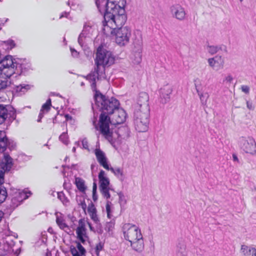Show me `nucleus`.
Listing matches in <instances>:
<instances>
[{
  "label": "nucleus",
  "mask_w": 256,
  "mask_h": 256,
  "mask_svg": "<svg viewBox=\"0 0 256 256\" xmlns=\"http://www.w3.org/2000/svg\"><path fill=\"white\" fill-rule=\"evenodd\" d=\"M96 104L102 110L100 116V131L110 142L112 141L113 130L110 128L111 123L108 114H112L118 108L120 102L114 97H94Z\"/></svg>",
  "instance_id": "1"
},
{
  "label": "nucleus",
  "mask_w": 256,
  "mask_h": 256,
  "mask_svg": "<svg viewBox=\"0 0 256 256\" xmlns=\"http://www.w3.org/2000/svg\"><path fill=\"white\" fill-rule=\"evenodd\" d=\"M95 67L86 78L92 82V90L94 92L93 96H105L96 89V78L99 79L100 74L104 72L106 67H108L114 64L115 57L112 52L104 48L102 44L100 45L96 49L94 59Z\"/></svg>",
  "instance_id": "2"
},
{
  "label": "nucleus",
  "mask_w": 256,
  "mask_h": 256,
  "mask_svg": "<svg viewBox=\"0 0 256 256\" xmlns=\"http://www.w3.org/2000/svg\"><path fill=\"white\" fill-rule=\"evenodd\" d=\"M120 6L118 4L115 8L108 12V14L107 16L105 14L102 16V32L105 35H109V30H107L108 28H124L123 26L128 18L125 10L126 0L122 2Z\"/></svg>",
  "instance_id": "3"
},
{
  "label": "nucleus",
  "mask_w": 256,
  "mask_h": 256,
  "mask_svg": "<svg viewBox=\"0 0 256 256\" xmlns=\"http://www.w3.org/2000/svg\"><path fill=\"white\" fill-rule=\"evenodd\" d=\"M148 97H138L134 104V120L136 130L138 132H144L148 128L150 108Z\"/></svg>",
  "instance_id": "4"
},
{
  "label": "nucleus",
  "mask_w": 256,
  "mask_h": 256,
  "mask_svg": "<svg viewBox=\"0 0 256 256\" xmlns=\"http://www.w3.org/2000/svg\"><path fill=\"white\" fill-rule=\"evenodd\" d=\"M14 164L12 158L6 156L3 162L0 163V204L4 202L8 197L6 188L2 186L4 183V174L10 172Z\"/></svg>",
  "instance_id": "5"
},
{
  "label": "nucleus",
  "mask_w": 256,
  "mask_h": 256,
  "mask_svg": "<svg viewBox=\"0 0 256 256\" xmlns=\"http://www.w3.org/2000/svg\"><path fill=\"white\" fill-rule=\"evenodd\" d=\"M109 36H116V42L120 46H124L128 42L131 36V30L128 26L124 28H108Z\"/></svg>",
  "instance_id": "6"
},
{
  "label": "nucleus",
  "mask_w": 256,
  "mask_h": 256,
  "mask_svg": "<svg viewBox=\"0 0 256 256\" xmlns=\"http://www.w3.org/2000/svg\"><path fill=\"white\" fill-rule=\"evenodd\" d=\"M16 58L11 55H7L0 58V74L4 75L6 78L14 76V62Z\"/></svg>",
  "instance_id": "7"
},
{
  "label": "nucleus",
  "mask_w": 256,
  "mask_h": 256,
  "mask_svg": "<svg viewBox=\"0 0 256 256\" xmlns=\"http://www.w3.org/2000/svg\"><path fill=\"white\" fill-rule=\"evenodd\" d=\"M14 73L13 76L16 78L20 76H26L33 70L32 64L26 58H16L14 62Z\"/></svg>",
  "instance_id": "8"
},
{
  "label": "nucleus",
  "mask_w": 256,
  "mask_h": 256,
  "mask_svg": "<svg viewBox=\"0 0 256 256\" xmlns=\"http://www.w3.org/2000/svg\"><path fill=\"white\" fill-rule=\"evenodd\" d=\"M240 148L247 154L256 156V142L252 137H241L239 139Z\"/></svg>",
  "instance_id": "9"
},
{
  "label": "nucleus",
  "mask_w": 256,
  "mask_h": 256,
  "mask_svg": "<svg viewBox=\"0 0 256 256\" xmlns=\"http://www.w3.org/2000/svg\"><path fill=\"white\" fill-rule=\"evenodd\" d=\"M95 4L98 12L102 16L104 14L107 16L108 12L111 10L113 8H115L120 1L117 0H94Z\"/></svg>",
  "instance_id": "10"
},
{
  "label": "nucleus",
  "mask_w": 256,
  "mask_h": 256,
  "mask_svg": "<svg viewBox=\"0 0 256 256\" xmlns=\"http://www.w3.org/2000/svg\"><path fill=\"white\" fill-rule=\"evenodd\" d=\"M123 230L124 238L130 242L138 239L140 234H141L138 227L130 224H125L123 226Z\"/></svg>",
  "instance_id": "11"
},
{
  "label": "nucleus",
  "mask_w": 256,
  "mask_h": 256,
  "mask_svg": "<svg viewBox=\"0 0 256 256\" xmlns=\"http://www.w3.org/2000/svg\"><path fill=\"white\" fill-rule=\"evenodd\" d=\"M92 26L90 24L85 23L84 25L82 30L78 36V43L84 50H85L87 46L86 44H84V39L90 36L92 32Z\"/></svg>",
  "instance_id": "12"
},
{
  "label": "nucleus",
  "mask_w": 256,
  "mask_h": 256,
  "mask_svg": "<svg viewBox=\"0 0 256 256\" xmlns=\"http://www.w3.org/2000/svg\"><path fill=\"white\" fill-rule=\"evenodd\" d=\"M112 114H114L112 117L114 124H121L126 121V114L124 109L118 108L114 111Z\"/></svg>",
  "instance_id": "13"
},
{
  "label": "nucleus",
  "mask_w": 256,
  "mask_h": 256,
  "mask_svg": "<svg viewBox=\"0 0 256 256\" xmlns=\"http://www.w3.org/2000/svg\"><path fill=\"white\" fill-rule=\"evenodd\" d=\"M170 9L174 18L180 20H184L186 12L184 8L181 6L180 4L173 5L170 7Z\"/></svg>",
  "instance_id": "14"
},
{
  "label": "nucleus",
  "mask_w": 256,
  "mask_h": 256,
  "mask_svg": "<svg viewBox=\"0 0 256 256\" xmlns=\"http://www.w3.org/2000/svg\"><path fill=\"white\" fill-rule=\"evenodd\" d=\"M94 154L100 164L105 169L109 170L110 167L108 164L107 158L104 153L100 148H96L94 150Z\"/></svg>",
  "instance_id": "15"
},
{
  "label": "nucleus",
  "mask_w": 256,
  "mask_h": 256,
  "mask_svg": "<svg viewBox=\"0 0 256 256\" xmlns=\"http://www.w3.org/2000/svg\"><path fill=\"white\" fill-rule=\"evenodd\" d=\"M130 243L133 250L137 252H141L144 249V242L142 234H140L138 239Z\"/></svg>",
  "instance_id": "16"
},
{
  "label": "nucleus",
  "mask_w": 256,
  "mask_h": 256,
  "mask_svg": "<svg viewBox=\"0 0 256 256\" xmlns=\"http://www.w3.org/2000/svg\"><path fill=\"white\" fill-rule=\"evenodd\" d=\"M8 144H10V142L8 140L6 132L0 130V153L5 152Z\"/></svg>",
  "instance_id": "17"
},
{
  "label": "nucleus",
  "mask_w": 256,
  "mask_h": 256,
  "mask_svg": "<svg viewBox=\"0 0 256 256\" xmlns=\"http://www.w3.org/2000/svg\"><path fill=\"white\" fill-rule=\"evenodd\" d=\"M31 194L32 193L30 192H26L16 190L14 196L12 197V200H17L21 202L24 200L27 199Z\"/></svg>",
  "instance_id": "18"
},
{
  "label": "nucleus",
  "mask_w": 256,
  "mask_h": 256,
  "mask_svg": "<svg viewBox=\"0 0 256 256\" xmlns=\"http://www.w3.org/2000/svg\"><path fill=\"white\" fill-rule=\"evenodd\" d=\"M105 172L103 170H101L98 174V178L100 182L99 188L108 187L110 185L109 179L104 176Z\"/></svg>",
  "instance_id": "19"
},
{
  "label": "nucleus",
  "mask_w": 256,
  "mask_h": 256,
  "mask_svg": "<svg viewBox=\"0 0 256 256\" xmlns=\"http://www.w3.org/2000/svg\"><path fill=\"white\" fill-rule=\"evenodd\" d=\"M33 86L30 84H20L14 87V91H15L16 92L19 94L20 95H24Z\"/></svg>",
  "instance_id": "20"
},
{
  "label": "nucleus",
  "mask_w": 256,
  "mask_h": 256,
  "mask_svg": "<svg viewBox=\"0 0 256 256\" xmlns=\"http://www.w3.org/2000/svg\"><path fill=\"white\" fill-rule=\"evenodd\" d=\"M240 251L244 256H256V248L248 247L246 245H242Z\"/></svg>",
  "instance_id": "21"
},
{
  "label": "nucleus",
  "mask_w": 256,
  "mask_h": 256,
  "mask_svg": "<svg viewBox=\"0 0 256 256\" xmlns=\"http://www.w3.org/2000/svg\"><path fill=\"white\" fill-rule=\"evenodd\" d=\"M134 62L136 64H140L142 59V46L140 45H138L137 50H134Z\"/></svg>",
  "instance_id": "22"
},
{
  "label": "nucleus",
  "mask_w": 256,
  "mask_h": 256,
  "mask_svg": "<svg viewBox=\"0 0 256 256\" xmlns=\"http://www.w3.org/2000/svg\"><path fill=\"white\" fill-rule=\"evenodd\" d=\"M176 256H187L186 246L184 242H180L177 245Z\"/></svg>",
  "instance_id": "23"
},
{
  "label": "nucleus",
  "mask_w": 256,
  "mask_h": 256,
  "mask_svg": "<svg viewBox=\"0 0 256 256\" xmlns=\"http://www.w3.org/2000/svg\"><path fill=\"white\" fill-rule=\"evenodd\" d=\"M75 184L76 188L80 192H84L86 191V187L85 186V182L82 178L78 177L76 178Z\"/></svg>",
  "instance_id": "24"
},
{
  "label": "nucleus",
  "mask_w": 256,
  "mask_h": 256,
  "mask_svg": "<svg viewBox=\"0 0 256 256\" xmlns=\"http://www.w3.org/2000/svg\"><path fill=\"white\" fill-rule=\"evenodd\" d=\"M8 110L2 104H0V124L4 123L8 118Z\"/></svg>",
  "instance_id": "25"
},
{
  "label": "nucleus",
  "mask_w": 256,
  "mask_h": 256,
  "mask_svg": "<svg viewBox=\"0 0 256 256\" xmlns=\"http://www.w3.org/2000/svg\"><path fill=\"white\" fill-rule=\"evenodd\" d=\"M172 88L170 85L166 84L160 88L159 92L162 96H169L172 92Z\"/></svg>",
  "instance_id": "26"
},
{
  "label": "nucleus",
  "mask_w": 256,
  "mask_h": 256,
  "mask_svg": "<svg viewBox=\"0 0 256 256\" xmlns=\"http://www.w3.org/2000/svg\"><path fill=\"white\" fill-rule=\"evenodd\" d=\"M109 170L112 172L121 181L124 180V176L122 170L120 168H110Z\"/></svg>",
  "instance_id": "27"
},
{
  "label": "nucleus",
  "mask_w": 256,
  "mask_h": 256,
  "mask_svg": "<svg viewBox=\"0 0 256 256\" xmlns=\"http://www.w3.org/2000/svg\"><path fill=\"white\" fill-rule=\"evenodd\" d=\"M52 107V102L50 98L47 100L46 102L44 104L40 110V112H42V114H44L45 113H47L50 109Z\"/></svg>",
  "instance_id": "28"
},
{
  "label": "nucleus",
  "mask_w": 256,
  "mask_h": 256,
  "mask_svg": "<svg viewBox=\"0 0 256 256\" xmlns=\"http://www.w3.org/2000/svg\"><path fill=\"white\" fill-rule=\"evenodd\" d=\"M214 58V62L216 64V66L217 68L216 70H218L220 68H223L224 64V60L222 59V56H216L214 58Z\"/></svg>",
  "instance_id": "29"
},
{
  "label": "nucleus",
  "mask_w": 256,
  "mask_h": 256,
  "mask_svg": "<svg viewBox=\"0 0 256 256\" xmlns=\"http://www.w3.org/2000/svg\"><path fill=\"white\" fill-rule=\"evenodd\" d=\"M76 233L77 234L78 238L81 242L84 244L86 242L84 236L87 237L86 234V230H80V228L76 229Z\"/></svg>",
  "instance_id": "30"
},
{
  "label": "nucleus",
  "mask_w": 256,
  "mask_h": 256,
  "mask_svg": "<svg viewBox=\"0 0 256 256\" xmlns=\"http://www.w3.org/2000/svg\"><path fill=\"white\" fill-rule=\"evenodd\" d=\"M56 222L62 230H64L65 228H68V226L65 223L64 219L62 217L56 216Z\"/></svg>",
  "instance_id": "31"
},
{
  "label": "nucleus",
  "mask_w": 256,
  "mask_h": 256,
  "mask_svg": "<svg viewBox=\"0 0 256 256\" xmlns=\"http://www.w3.org/2000/svg\"><path fill=\"white\" fill-rule=\"evenodd\" d=\"M4 75L0 74V90L6 88L8 86V81Z\"/></svg>",
  "instance_id": "32"
},
{
  "label": "nucleus",
  "mask_w": 256,
  "mask_h": 256,
  "mask_svg": "<svg viewBox=\"0 0 256 256\" xmlns=\"http://www.w3.org/2000/svg\"><path fill=\"white\" fill-rule=\"evenodd\" d=\"M110 190L109 187L100 188V192L102 196L107 200L110 198V194L109 192Z\"/></svg>",
  "instance_id": "33"
},
{
  "label": "nucleus",
  "mask_w": 256,
  "mask_h": 256,
  "mask_svg": "<svg viewBox=\"0 0 256 256\" xmlns=\"http://www.w3.org/2000/svg\"><path fill=\"white\" fill-rule=\"evenodd\" d=\"M208 52L211 54H216L219 50H222L221 46H208Z\"/></svg>",
  "instance_id": "34"
},
{
  "label": "nucleus",
  "mask_w": 256,
  "mask_h": 256,
  "mask_svg": "<svg viewBox=\"0 0 256 256\" xmlns=\"http://www.w3.org/2000/svg\"><path fill=\"white\" fill-rule=\"evenodd\" d=\"M68 136L66 132H63L62 134L59 136V140L64 144H68Z\"/></svg>",
  "instance_id": "35"
},
{
  "label": "nucleus",
  "mask_w": 256,
  "mask_h": 256,
  "mask_svg": "<svg viewBox=\"0 0 256 256\" xmlns=\"http://www.w3.org/2000/svg\"><path fill=\"white\" fill-rule=\"evenodd\" d=\"M119 196V203L121 208L124 206L126 203V200L122 192H120L118 194Z\"/></svg>",
  "instance_id": "36"
},
{
  "label": "nucleus",
  "mask_w": 256,
  "mask_h": 256,
  "mask_svg": "<svg viewBox=\"0 0 256 256\" xmlns=\"http://www.w3.org/2000/svg\"><path fill=\"white\" fill-rule=\"evenodd\" d=\"M58 198L63 204H66L68 202V198L65 196L62 192H57Z\"/></svg>",
  "instance_id": "37"
},
{
  "label": "nucleus",
  "mask_w": 256,
  "mask_h": 256,
  "mask_svg": "<svg viewBox=\"0 0 256 256\" xmlns=\"http://www.w3.org/2000/svg\"><path fill=\"white\" fill-rule=\"evenodd\" d=\"M4 42L8 46L7 48H10V50L14 48L16 45L14 41L12 40H8L6 41H4Z\"/></svg>",
  "instance_id": "38"
},
{
  "label": "nucleus",
  "mask_w": 256,
  "mask_h": 256,
  "mask_svg": "<svg viewBox=\"0 0 256 256\" xmlns=\"http://www.w3.org/2000/svg\"><path fill=\"white\" fill-rule=\"evenodd\" d=\"M114 226V223L112 222H106L105 226V230L108 232H110L112 230Z\"/></svg>",
  "instance_id": "39"
},
{
  "label": "nucleus",
  "mask_w": 256,
  "mask_h": 256,
  "mask_svg": "<svg viewBox=\"0 0 256 256\" xmlns=\"http://www.w3.org/2000/svg\"><path fill=\"white\" fill-rule=\"evenodd\" d=\"M88 211L89 214L94 212H96V210L94 206V204L92 202H90V203L88 204Z\"/></svg>",
  "instance_id": "40"
},
{
  "label": "nucleus",
  "mask_w": 256,
  "mask_h": 256,
  "mask_svg": "<svg viewBox=\"0 0 256 256\" xmlns=\"http://www.w3.org/2000/svg\"><path fill=\"white\" fill-rule=\"evenodd\" d=\"M104 248V244L101 242H99L96 245V254L97 256H100V252Z\"/></svg>",
  "instance_id": "41"
},
{
  "label": "nucleus",
  "mask_w": 256,
  "mask_h": 256,
  "mask_svg": "<svg viewBox=\"0 0 256 256\" xmlns=\"http://www.w3.org/2000/svg\"><path fill=\"white\" fill-rule=\"evenodd\" d=\"M76 248L80 253L81 255H84L86 252L85 248L82 246L80 242H76Z\"/></svg>",
  "instance_id": "42"
},
{
  "label": "nucleus",
  "mask_w": 256,
  "mask_h": 256,
  "mask_svg": "<svg viewBox=\"0 0 256 256\" xmlns=\"http://www.w3.org/2000/svg\"><path fill=\"white\" fill-rule=\"evenodd\" d=\"M111 204H112V203L110 201L107 200L106 208V211L108 217L110 218H111V216H110V212H111L110 205H111Z\"/></svg>",
  "instance_id": "43"
},
{
  "label": "nucleus",
  "mask_w": 256,
  "mask_h": 256,
  "mask_svg": "<svg viewBox=\"0 0 256 256\" xmlns=\"http://www.w3.org/2000/svg\"><path fill=\"white\" fill-rule=\"evenodd\" d=\"M70 252L72 256H81V255L78 252L76 248L73 246H72L70 247Z\"/></svg>",
  "instance_id": "44"
},
{
  "label": "nucleus",
  "mask_w": 256,
  "mask_h": 256,
  "mask_svg": "<svg viewBox=\"0 0 256 256\" xmlns=\"http://www.w3.org/2000/svg\"><path fill=\"white\" fill-rule=\"evenodd\" d=\"M79 226L76 229L80 228V230H86L85 224L82 219H80L78 221Z\"/></svg>",
  "instance_id": "45"
},
{
  "label": "nucleus",
  "mask_w": 256,
  "mask_h": 256,
  "mask_svg": "<svg viewBox=\"0 0 256 256\" xmlns=\"http://www.w3.org/2000/svg\"><path fill=\"white\" fill-rule=\"evenodd\" d=\"M91 218L96 223L98 224L99 222V220L96 214V212H94L92 214H89Z\"/></svg>",
  "instance_id": "46"
},
{
  "label": "nucleus",
  "mask_w": 256,
  "mask_h": 256,
  "mask_svg": "<svg viewBox=\"0 0 256 256\" xmlns=\"http://www.w3.org/2000/svg\"><path fill=\"white\" fill-rule=\"evenodd\" d=\"M208 64L209 65L212 67L214 69H215V68H216L217 67L216 66V64L214 62V58H210L208 59Z\"/></svg>",
  "instance_id": "47"
},
{
  "label": "nucleus",
  "mask_w": 256,
  "mask_h": 256,
  "mask_svg": "<svg viewBox=\"0 0 256 256\" xmlns=\"http://www.w3.org/2000/svg\"><path fill=\"white\" fill-rule=\"evenodd\" d=\"M169 100L170 97H159L158 98V101L162 104L166 103Z\"/></svg>",
  "instance_id": "48"
},
{
  "label": "nucleus",
  "mask_w": 256,
  "mask_h": 256,
  "mask_svg": "<svg viewBox=\"0 0 256 256\" xmlns=\"http://www.w3.org/2000/svg\"><path fill=\"white\" fill-rule=\"evenodd\" d=\"M241 89L243 92L246 94H248L250 92V88L248 86L246 85H243L241 87Z\"/></svg>",
  "instance_id": "49"
},
{
  "label": "nucleus",
  "mask_w": 256,
  "mask_h": 256,
  "mask_svg": "<svg viewBox=\"0 0 256 256\" xmlns=\"http://www.w3.org/2000/svg\"><path fill=\"white\" fill-rule=\"evenodd\" d=\"M82 142L83 148L88 150V144L86 138H84Z\"/></svg>",
  "instance_id": "50"
},
{
  "label": "nucleus",
  "mask_w": 256,
  "mask_h": 256,
  "mask_svg": "<svg viewBox=\"0 0 256 256\" xmlns=\"http://www.w3.org/2000/svg\"><path fill=\"white\" fill-rule=\"evenodd\" d=\"M70 50L72 53V55L73 57L77 58L79 55L78 52L74 48H70Z\"/></svg>",
  "instance_id": "51"
},
{
  "label": "nucleus",
  "mask_w": 256,
  "mask_h": 256,
  "mask_svg": "<svg viewBox=\"0 0 256 256\" xmlns=\"http://www.w3.org/2000/svg\"><path fill=\"white\" fill-rule=\"evenodd\" d=\"M79 205L81 206L82 209L85 212L86 208V204L85 202V201L83 200L79 204Z\"/></svg>",
  "instance_id": "52"
},
{
  "label": "nucleus",
  "mask_w": 256,
  "mask_h": 256,
  "mask_svg": "<svg viewBox=\"0 0 256 256\" xmlns=\"http://www.w3.org/2000/svg\"><path fill=\"white\" fill-rule=\"evenodd\" d=\"M200 99L203 105H206L208 97H200Z\"/></svg>",
  "instance_id": "53"
},
{
  "label": "nucleus",
  "mask_w": 256,
  "mask_h": 256,
  "mask_svg": "<svg viewBox=\"0 0 256 256\" xmlns=\"http://www.w3.org/2000/svg\"><path fill=\"white\" fill-rule=\"evenodd\" d=\"M246 105H247V108L250 110H254V106L252 104V102H249V101H246Z\"/></svg>",
  "instance_id": "54"
},
{
  "label": "nucleus",
  "mask_w": 256,
  "mask_h": 256,
  "mask_svg": "<svg viewBox=\"0 0 256 256\" xmlns=\"http://www.w3.org/2000/svg\"><path fill=\"white\" fill-rule=\"evenodd\" d=\"M12 207H16L18 206L20 203V202L17 201V200H12Z\"/></svg>",
  "instance_id": "55"
},
{
  "label": "nucleus",
  "mask_w": 256,
  "mask_h": 256,
  "mask_svg": "<svg viewBox=\"0 0 256 256\" xmlns=\"http://www.w3.org/2000/svg\"><path fill=\"white\" fill-rule=\"evenodd\" d=\"M232 80H233V78H232V76L230 75H228L225 78V80H224V82L226 81V82L230 83L232 82Z\"/></svg>",
  "instance_id": "56"
},
{
  "label": "nucleus",
  "mask_w": 256,
  "mask_h": 256,
  "mask_svg": "<svg viewBox=\"0 0 256 256\" xmlns=\"http://www.w3.org/2000/svg\"><path fill=\"white\" fill-rule=\"evenodd\" d=\"M69 14H70V13L68 12H63L60 14V18H62L64 17L68 18Z\"/></svg>",
  "instance_id": "57"
},
{
  "label": "nucleus",
  "mask_w": 256,
  "mask_h": 256,
  "mask_svg": "<svg viewBox=\"0 0 256 256\" xmlns=\"http://www.w3.org/2000/svg\"><path fill=\"white\" fill-rule=\"evenodd\" d=\"M10 117H11L13 120H14L16 118V111H10Z\"/></svg>",
  "instance_id": "58"
},
{
  "label": "nucleus",
  "mask_w": 256,
  "mask_h": 256,
  "mask_svg": "<svg viewBox=\"0 0 256 256\" xmlns=\"http://www.w3.org/2000/svg\"><path fill=\"white\" fill-rule=\"evenodd\" d=\"M97 185L96 182L93 183L92 186V193L96 192Z\"/></svg>",
  "instance_id": "59"
},
{
  "label": "nucleus",
  "mask_w": 256,
  "mask_h": 256,
  "mask_svg": "<svg viewBox=\"0 0 256 256\" xmlns=\"http://www.w3.org/2000/svg\"><path fill=\"white\" fill-rule=\"evenodd\" d=\"M48 96H62L60 94L55 92H50Z\"/></svg>",
  "instance_id": "60"
},
{
  "label": "nucleus",
  "mask_w": 256,
  "mask_h": 256,
  "mask_svg": "<svg viewBox=\"0 0 256 256\" xmlns=\"http://www.w3.org/2000/svg\"><path fill=\"white\" fill-rule=\"evenodd\" d=\"M232 158L234 161L236 162H240L237 156L234 154H232Z\"/></svg>",
  "instance_id": "61"
},
{
  "label": "nucleus",
  "mask_w": 256,
  "mask_h": 256,
  "mask_svg": "<svg viewBox=\"0 0 256 256\" xmlns=\"http://www.w3.org/2000/svg\"><path fill=\"white\" fill-rule=\"evenodd\" d=\"M44 114H42V112H40L39 115H38V119L37 120L38 122H41V120L43 118Z\"/></svg>",
  "instance_id": "62"
},
{
  "label": "nucleus",
  "mask_w": 256,
  "mask_h": 256,
  "mask_svg": "<svg viewBox=\"0 0 256 256\" xmlns=\"http://www.w3.org/2000/svg\"><path fill=\"white\" fill-rule=\"evenodd\" d=\"M92 199L94 202H96L98 200V196L96 192L92 193Z\"/></svg>",
  "instance_id": "63"
},
{
  "label": "nucleus",
  "mask_w": 256,
  "mask_h": 256,
  "mask_svg": "<svg viewBox=\"0 0 256 256\" xmlns=\"http://www.w3.org/2000/svg\"><path fill=\"white\" fill-rule=\"evenodd\" d=\"M65 118H66V120H70L72 119V117L68 114H66L65 115Z\"/></svg>",
  "instance_id": "64"
}]
</instances>
